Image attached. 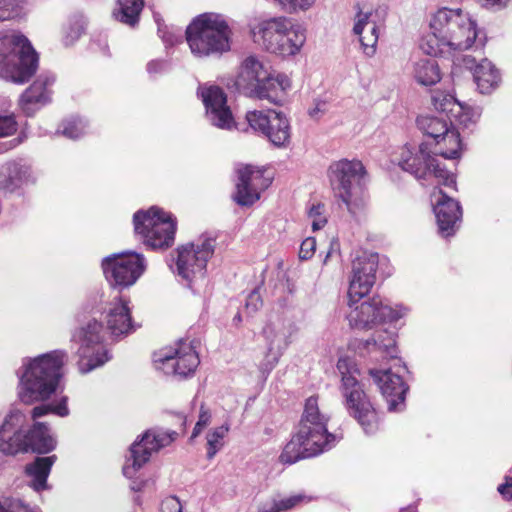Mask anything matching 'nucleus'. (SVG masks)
Wrapping results in <instances>:
<instances>
[{
    "label": "nucleus",
    "instance_id": "nucleus-1",
    "mask_svg": "<svg viewBox=\"0 0 512 512\" xmlns=\"http://www.w3.org/2000/svg\"><path fill=\"white\" fill-rule=\"evenodd\" d=\"M329 421L330 415L319 407V396L307 398L296 431L284 446L279 461L283 464H294L333 448L340 437L328 432Z\"/></svg>",
    "mask_w": 512,
    "mask_h": 512
},
{
    "label": "nucleus",
    "instance_id": "nucleus-2",
    "mask_svg": "<svg viewBox=\"0 0 512 512\" xmlns=\"http://www.w3.org/2000/svg\"><path fill=\"white\" fill-rule=\"evenodd\" d=\"M436 154L432 155L427 144H421L417 148L403 146L400 151L398 164L400 168L418 180H427L434 177L438 184L456 188V177L437 159V155L445 159H457L461 155L462 140L459 130L450 126L435 144Z\"/></svg>",
    "mask_w": 512,
    "mask_h": 512
},
{
    "label": "nucleus",
    "instance_id": "nucleus-3",
    "mask_svg": "<svg viewBox=\"0 0 512 512\" xmlns=\"http://www.w3.org/2000/svg\"><path fill=\"white\" fill-rule=\"evenodd\" d=\"M68 360L64 350H54L29 360L20 378L19 397L25 404L48 399L59 385Z\"/></svg>",
    "mask_w": 512,
    "mask_h": 512
},
{
    "label": "nucleus",
    "instance_id": "nucleus-4",
    "mask_svg": "<svg viewBox=\"0 0 512 512\" xmlns=\"http://www.w3.org/2000/svg\"><path fill=\"white\" fill-rule=\"evenodd\" d=\"M337 369L341 374L340 392L343 404L349 416L357 421L366 434L377 433L381 426L380 414L357 378L360 372L355 362L348 357L340 358Z\"/></svg>",
    "mask_w": 512,
    "mask_h": 512
},
{
    "label": "nucleus",
    "instance_id": "nucleus-5",
    "mask_svg": "<svg viewBox=\"0 0 512 512\" xmlns=\"http://www.w3.org/2000/svg\"><path fill=\"white\" fill-rule=\"evenodd\" d=\"M38 68V54L26 36L0 32V77L16 84L28 82Z\"/></svg>",
    "mask_w": 512,
    "mask_h": 512
},
{
    "label": "nucleus",
    "instance_id": "nucleus-6",
    "mask_svg": "<svg viewBox=\"0 0 512 512\" xmlns=\"http://www.w3.org/2000/svg\"><path fill=\"white\" fill-rule=\"evenodd\" d=\"M367 171L358 159H341L330 164L327 176L335 197L339 198L348 211L356 216L368 205L369 195L362 181Z\"/></svg>",
    "mask_w": 512,
    "mask_h": 512
},
{
    "label": "nucleus",
    "instance_id": "nucleus-7",
    "mask_svg": "<svg viewBox=\"0 0 512 512\" xmlns=\"http://www.w3.org/2000/svg\"><path fill=\"white\" fill-rule=\"evenodd\" d=\"M231 29L222 15L204 13L186 29V39L193 54L209 56L230 49Z\"/></svg>",
    "mask_w": 512,
    "mask_h": 512
},
{
    "label": "nucleus",
    "instance_id": "nucleus-8",
    "mask_svg": "<svg viewBox=\"0 0 512 512\" xmlns=\"http://www.w3.org/2000/svg\"><path fill=\"white\" fill-rule=\"evenodd\" d=\"M136 237L147 249L167 250L173 246L177 231V218L162 208L153 206L133 215Z\"/></svg>",
    "mask_w": 512,
    "mask_h": 512
},
{
    "label": "nucleus",
    "instance_id": "nucleus-9",
    "mask_svg": "<svg viewBox=\"0 0 512 512\" xmlns=\"http://www.w3.org/2000/svg\"><path fill=\"white\" fill-rule=\"evenodd\" d=\"M253 34L256 42L261 43L265 50L281 56L297 54L306 40L304 31L285 17L260 22Z\"/></svg>",
    "mask_w": 512,
    "mask_h": 512
},
{
    "label": "nucleus",
    "instance_id": "nucleus-10",
    "mask_svg": "<svg viewBox=\"0 0 512 512\" xmlns=\"http://www.w3.org/2000/svg\"><path fill=\"white\" fill-rule=\"evenodd\" d=\"M106 334V329L96 319L89 320L73 332L71 340L80 345L77 353L81 373H88L110 359L109 351L102 346Z\"/></svg>",
    "mask_w": 512,
    "mask_h": 512
},
{
    "label": "nucleus",
    "instance_id": "nucleus-11",
    "mask_svg": "<svg viewBox=\"0 0 512 512\" xmlns=\"http://www.w3.org/2000/svg\"><path fill=\"white\" fill-rule=\"evenodd\" d=\"M431 27L444 33L447 47L453 50L469 49L477 37L476 23L460 11L438 10L431 20Z\"/></svg>",
    "mask_w": 512,
    "mask_h": 512
},
{
    "label": "nucleus",
    "instance_id": "nucleus-12",
    "mask_svg": "<svg viewBox=\"0 0 512 512\" xmlns=\"http://www.w3.org/2000/svg\"><path fill=\"white\" fill-rule=\"evenodd\" d=\"M215 244V238L203 234L194 242L177 247L175 254L178 275L188 282L197 276H203L207 263L214 254Z\"/></svg>",
    "mask_w": 512,
    "mask_h": 512
},
{
    "label": "nucleus",
    "instance_id": "nucleus-13",
    "mask_svg": "<svg viewBox=\"0 0 512 512\" xmlns=\"http://www.w3.org/2000/svg\"><path fill=\"white\" fill-rule=\"evenodd\" d=\"M153 362L165 374L186 378L194 374L200 359L192 342L179 340L174 346L154 353Z\"/></svg>",
    "mask_w": 512,
    "mask_h": 512
},
{
    "label": "nucleus",
    "instance_id": "nucleus-14",
    "mask_svg": "<svg viewBox=\"0 0 512 512\" xmlns=\"http://www.w3.org/2000/svg\"><path fill=\"white\" fill-rule=\"evenodd\" d=\"M147 267L145 257L130 251L107 257L102 268L107 281L113 287H128L134 284Z\"/></svg>",
    "mask_w": 512,
    "mask_h": 512
},
{
    "label": "nucleus",
    "instance_id": "nucleus-15",
    "mask_svg": "<svg viewBox=\"0 0 512 512\" xmlns=\"http://www.w3.org/2000/svg\"><path fill=\"white\" fill-rule=\"evenodd\" d=\"M246 120L251 129L266 136L276 147H285L290 143V124L282 112L273 109L249 111Z\"/></svg>",
    "mask_w": 512,
    "mask_h": 512
},
{
    "label": "nucleus",
    "instance_id": "nucleus-16",
    "mask_svg": "<svg viewBox=\"0 0 512 512\" xmlns=\"http://www.w3.org/2000/svg\"><path fill=\"white\" fill-rule=\"evenodd\" d=\"M379 263V254L370 251H361L352 261V277L348 289L350 307L369 294L376 282Z\"/></svg>",
    "mask_w": 512,
    "mask_h": 512
},
{
    "label": "nucleus",
    "instance_id": "nucleus-17",
    "mask_svg": "<svg viewBox=\"0 0 512 512\" xmlns=\"http://www.w3.org/2000/svg\"><path fill=\"white\" fill-rule=\"evenodd\" d=\"M431 203L436 216L438 233L444 238L454 236L462 223L463 210L460 203L438 187H435L431 193Z\"/></svg>",
    "mask_w": 512,
    "mask_h": 512
},
{
    "label": "nucleus",
    "instance_id": "nucleus-18",
    "mask_svg": "<svg viewBox=\"0 0 512 512\" xmlns=\"http://www.w3.org/2000/svg\"><path fill=\"white\" fill-rule=\"evenodd\" d=\"M266 169L246 165L238 170V182L234 201L240 206H251L260 198V193L267 189L272 177L265 175Z\"/></svg>",
    "mask_w": 512,
    "mask_h": 512
},
{
    "label": "nucleus",
    "instance_id": "nucleus-19",
    "mask_svg": "<svg viewBox=\"0 0 512 512\" xmlns=\"http://www.w3.org/2000/svg\"><path fill=\"white\" fill-rule=\"evenodd\" d=\"M401 317L400 313L388 304H385L378 296L369 301L355 306L348 314V320L352 327L365 329L374 325L393 322Z\"/></svg>",
    "mask_w": 512,
    "mask_h": 512
},
{
    "label": "nucleus",
    "instance_id": "nucleus-20",
    "mask_svg": "<svg viewBox=\"0 0 512 512\" xmlns=\"http://www.w3.org/2000/svg\"><path fill=\"white\" fill-rule=\"evenodd\" d=\"M368 374L379 387L387 402L388 410L390 412L401 411L405 407V398L409 387L399 373L393 372L391 369L370 368Z\"/></svg>",
    "mask_w": 512,
    "mask_h": 512
},
{
    "label": "nucleus",
    "instance_id": "nucleus-21",
    "mask_svg": "<svg viewBox=\"0 0 512 512\" xmlns=\"http://www.w3.org/2000/svg\"><path fill=\"white\" fill-rule=\"evenodd\" d=\"M178 436L179 433L176 431H163L158 428L147 430L130 448L133 468L140 469L149 461L153 453L169 446Z\"/></svg>",
    "mask_w": 512,
    "mask_h": 512
},
{
    "label": "nucleus",
    "instance_id": "nucleus-22",
    "mask_svg": "<svg viewBox=\"0 0 512 512\" xmlns=\"http://www.w3.org/2000/svg\"><path fill=\"white\" fill-rule=\"evenodd\" d=\"M207 115L213 125L221 129H232L235 121L227 105V96L222 88L210 86L202 91Z\"/></svg>",
    "mask_w": 512,
    "mask_h": 512
},
{
    "label": "nucleus",
    "instance_id": "nucleus-23",
    "mask_svg": "<svg viewBox=\"0 0 512 512\" xmlns=\"http://www.w3.org/2000/svg\"><path fill=\"white\" fill-rule=\"evenodd\" d=\"M104 319L106 321L105 329L111 336H126L135 331L128 298L120 295L115 297L108 304V308L104 312Z\"/></svg>",
    "mask_w": 512,
    "mask_h": 512
},
{
    "label": "nucleus",
    "instance_id": "nucleus-24",
    "mask_svg": "<svg viewBox=\"0 0 512 512\" xmlns=\"http://www.w3.org/2000/svg\"><path fill=\"white\" fill-rule=\"evenodd\" d=\"M54 81V76L41 74L22 93L19 105L27 117L33 116L39 109L51 101V87Z\"/></svg>",
    "mask_w": 512,
    "mask_h": 512
},
{
    "label": "nucleus",
    "instance_id": "nucleus-25",
    "mask_svg": "<svg viewBox=\"0 0 512 512\" xmlns=\"http://www.w3.org/2000/svg\"><path fill=\"white\" fill-rule=\"evenodd\" d=\"M268 69L255 56L246 57L236 76L235 85L244 93L252 95L265 79L268 78Z\"/></svg>",
    "mask_w": 512,
    "mask_h": 512
},
{
    "label": "nucleus",
    "instance_id": "nucleus-26",
    "mask_svg": "<svg viewBox=\"0 0 512 512\" xmlns=\"http://www.w3.org/2000/svg\"><path fill=\"white\" fill-rule=\"evenodd\" d=\"M290 87L291 81L286 75L279 74L273 77L269 72L268 78L260 83V86L251 96L266 99L275 105H281Z\"/></svg>",
    "mask_w": 512,
    "mask_h": 512
},
{
    "label": "nucleus",
    "instance_id": "nucleus-27",
    "mask_svg": "<svg viewBox=\"0 0 512 512\" xmlns=\"http://www.w3.org/2000/svg\"><path fill=\"white\" fill-rule=\"evenodd\" d=\"M353 31L359 36L364 52L373 55L379 39V27L370 19V14L359 12Z\"/></svg>",
    "mask_w": 512,
    "mask_h": 512
},
{
    "label": "nucleus",
    "instance_id": "nucleus-28",
    "mask_svg": "<svg viewBox=\"0 0 512 512\" xmlns=\"http://www.w3.org/2000/svg\"><path fill=\"white\" fill-rule=\"evenodd\" d=\"M474 81L482 94L491 93L500 82V73L487 59L482 60L474 68Z\"/></svg>",
    "mask_w": 512,
    "mask_h": 512
},
{
    "label": "nucleus",
    "instance_id": "nucleus-29",
    "mask_svg": "<svg viewBox=\"0 0 512 512\" xmlns=\"http://www.w3.org/2000/svg\"><path fill=\"white\" fill-rule=\"evenodd\" d=\"M30 450L40 454L52 451L56 446L55 439L50 435L48 427L42 422H35L26 433Z\"/></svg>",
    "mask_w": 512,
    "mask_h": 512
},
{
    "label": "nucleus",
    "instance_id": "nucleus-30",
    "mask_svg": "<svg viewBox=\"0 0 512 512\" xmlns=\"http://www.w3.org/2000/svg\"><path fill=\"white\" fill-rule=\"evenodd\" d=\"M55 461V455L37 457L32 463L26 465L25 472L33 478V486L37 491L45 489L47 478Z\"/></svg>",
    "mask_w": 512,
    "mask_h": 512
},
{
    "label": "nucleus",
    "instance_id": "nucleus-31",
    "mask_svg": "<svg viewBox=\"0 0 512 512\" xmlns=\"http://www.w3.org/2000/svg\"><path fill=\"white\" fill-rule=\"evenodd\" d=\"M8 423L5 422L0 429V451L6 455H15L19 452L30 450L27 434L16 431L11 436H7Z\"/></svg>",
    "mask_w": 512,
    "mask_h": 512
},
{
    "label": "nucleus",
    "instance_id": "nucleus-32",
    "mask_svg": "<svg viewBox=\"0 0 512 512\" xmlns=\"http://www.w3.org/2000/svg\"><path fill=\"white\" fill-rule=\"evenodd\" d=\"M417 125L426 136L433 139L435 145L437 139H440L447 132L453 122L450 120L448 122L442 117L425 115L417 118Z\"/></svg>",
    "mask_w": 512,
    "mask_h": 512
},
{
    "label": "nucleus",
    "instance_id": "nucleus-33",
    "mask_svg": "<svg viewBox=\"0 0 512 512\" xmlns=\"http://www.w3.org/2000/svg\"><path fill=\"white\" fill-rule=\"evenodd\" d=\"M143 8L144 0H118L116 19L130 27H135Z\"/></svg>",
    "mask_w": 512,
    "mask_h": 512
},
{
    "label": "nucleus",
    "instance_id": "nucleus-34",
    "mask_svg": "<svg viewBox=\"0 0 512 512\" xmlns=\"http://www.w3.org/2000/svg\"><path fill=\"white\" fill-rule=\"evenodd\" d=\"M414 77L422 85H434L440 81V70L433 59H421L415 64Z\"/></svg>",
    "mask_w": 512,
    "mask_h": 512
},
{
    "label": "nucleus",
    "instance_id": "nucleus-35",
    "mask_svg": "<svg viewBox=\"0 0 512 512\" xmlns=\"http://www.w3.org/2000/svg\"><path fill=\"white\" fill-rule=\"evenodd\" d=\"M366 348L371 352H378L383 358H393L396 354V342L387 331L378 332L372 339L366 341Z\"/></svg>",
    "mask_w": 512,
    "mask_h": 512
},
{
    "label": "nucleus",
    "instance_id": "nucleus-36",
    "mask_svg": "<svg viewBox=\"0 0 512 512\" xmlns=\"http://www.w3.org/2000/svg\"><path fill=\"white\" fill-rule=\"evenodd\" d=\"M431 98L434 108L441 113H445L449 119L453 113L461 111V103L449 93L436 90L433 91Z\"/></svg>",
    "mask_w": 512,
    "mask_h": 512
},
{
    "label": "nucleus",
    "instance_id": "nucleus-37",
    "mask_svg": "<svg viewBox=\"0 0 512 512\" xmlns=\"http://www.w3.org/2000/svg\"><path fill=\"white\" fill-rule=\"evenodd\" d=\"M430 32L424 35L420 42L421 50L430 56H438L446 47V41L443 39L444 33L435 30L430 26Z\"/></svg>",
    "mask_w": 512,
    "mask_h": 512
},
{
    "label": "nucleus",
    "instance_id": "nucleus-38",
    "mask_svg": "<svg viewBox=\"0 0 512 512\" xmlns=\"http://www.w3.org/2000/svg\"><path fill=\"white\" fill-rule=\"evenodd\" d=\"M85 31V20L82 15L71 16L63 26V43L65 46L72 45Z\"/></svg>",
    "mask_w": 512,
    "mask_h": 512
},
{
    "label": "nucleus",
    "instance_id": "nucleus-39",
    "mask_svg": "<svg viewBox=\"0 0 512 512\" xmlns=\"http://www.w3.org/2000/svg\"><path fill=\"white\" fill-rule=\"evenodd\" d=\"M30 177V170L26 166L13 164L8 168V175L4 182V188L13 192L17 188L25 184Z\"/></svg>",
    "mask_w": 512,
    "mask_h": 512
},
{
    "label": "nucleus",
    "instance_id": "nucleus-40",
    "mask_svg": "<svg viewBox=\"0 0 512 512\" xmlns=\"http://www.w3.org/2000/svg\"><path fill=\"white\" fill-rule=\"evenodd\" d=\"M312 501V497L300 493L284 497L281 499H273L272 506L276 512H290L293 509L302 507Z\"/></svg>",
    "mask_w": 512,
    "mask_h": 512
},
{
    "label": "nucleus",
    "instance_id": "nucleus-41",
    "mask_svg": "<svg viewBox=\"0 0 512 512\" xmlns=\"http://www.w3.org/2000/svg\"><path fill=\"white\" fill-rule=\"evenodd\" d=\"M478 119L479 114L474 109L461 104V111L453 113L449 120L465 130L475 126Z\"/></svg>",
    "mask_w": 512,
    "mask_h": 512
},
{
    "label": "nucleus",
    "instance_id": "nucleus-42",
    "mask_svg": "<svg viewBox=\"0 0 512 512\" xmlns=\"http://www.w3.org/2000/svg\"><path fill=\"white\" fill-rule=\"evenodd\" d=\"M228 432V427L220 426L211 430L207 434V456L213 458L215 454L223 447L224 438Z\"/></svg>",
    "mask_w": 512,
    "mask_h": 512
},
{
    "label": "nucleus",
    "instance_id": "nucleus-43",
    "mask_svg": "<svg viewBox=\"0 0 512 512\" xmlns=\"http://www.w3.org/2000/svg\"><path fill=\"white\" fill-rule=\"evenodd\" d=\"M21 0H0V21H7L19 16Z\"/></svg>",
    "mask_w": 512,
    "mask_h": 512
},
{
    "label": "nucleus",
    "instance_id": "nucleus-44",
    "mask_svg": "<svg viewBox=\"0 0 512 512\" xmlns=\"http://www.w3.org/2000/svg\"><path fill=\"white\" fill-rule=\"evenodd\" d=\"M325 206L322 203L312 204L308 210V217L312 221L313 231L322 229L326 223L327 218L324 215Z\"/></svg>",
    "mask_w": 512,
    "mask_h": 512
},
{
    "label": "nucleus",
    "instance_id": "nucleus-45",
    "mask_svg": "<svg viewBox=\"0 0 512 512\" xmlns=\"http://www.w3.org/2000/svg\"><path fill=\"white\" fill-rule=\"evenodd\" d=\"M84 131V126L81 120L78 119H69L65 120L61 124V132L64 136L77 139L79 138Z\"/></svg>",
    "mask_w": 512,
    "mask_h": 512
},
{
    "label": "nucleus",
    "instance_id": "nucleus-46",
    "mask_svg": "<svg viewBox=\"0 0 512 512\" xmlns=\"http://www.w3.org/2000/svg\"><path fill=\"white\" fill-rule=\"evenodd\" d=\"M0 512H35L19 499L0 498Z\"/></svg>",
    "mask_w": 512,
    "mask_h": 512
},
{
    "label": "nucleus",
    "instance_id": "nucleus-47",
    "mask_svg": "<svg viewBox=\"0 0 512 512\" xmlns=\"http://www.w3.org/2000/svg\"><path fill=\"white\" fill-rule=\"evenodd\" d=\"M18 123L13 115H0V138L16 133Z\"/></svg>",
    "mask_w": 512,
    "mask_h": 512
},
{
    "label": "nucleus",
    "instance_id": "nucleus-48",
    "mask_svg": "<svg viewBox=\"0 0 512 512\" xmlns=\"http://www.w3.org/2000/svg\"><path fill=\"white\" fill-rule=\"evenodd\" d=\"M279 4L289 12H295L298 9H308L315 0H276Z\"/></svg>",
    "mask_w": 512,
    "mask_h": 512
},
{
    "label": "nucleus",
    "instance_id": "nucleus-49",
    "mask_svg": "<svg viewBox=\"0 0 512 512\" xmlns=\"http://www.w3.org/2000/svg\"><path fill=\"white\" fill-rule=\"evenodd\" d=\"M210 421H211V414L208 410L204 409V406L202 405L201 409H200L198 421L196 422L195 427L192 432V435H191V440L196 438L202 432V430L206 426L209 425Z\"/></svg>",
    "mask_w": 512,
    "mask_h": 512
},
{
    "label": "nucleus",
    "instance_id": "nucleus-50",
    "mask_svg": "<svg viewBox=\"0 0 512 512\" xmlns=\"http://www.w3.org/2000/svg\"><path fill=\"white\" fill-rule=\"evenodd\" d=\"M316 251V240L313 237L306 238L300 245L299 257L302 260L312 258Z\"/></svg>",
    "mask_w": 512,
    "mask_h": 512
},
{
    "label": "nucleus",
    "instance_id": "nucleus-51",
    "mask_svg": "<svg viewBox=\"0 0 512 512\" xmlns=\"http://www.w3.org/2000/svg\"><path fill=\"white\" fill-rule=\"evenodd\" d=\"M161 512H182V505L175 496L165 498L161 503Z\"/></svg>",
    "mask_w": 512,
    "mask_h": 512
},
{
    "label": "nucleus",
    "instance_id": "nucleus-52",
    "mask_svg": "<svg viewBox=\"0 0 512 512\" xmlns=\"http://www.w3.org/2000/svg\"><path fill=\"white\" fill-rule=\"evenodd\" d=\"M497 491L504 500L512 501V477H505V482L498 486Z\"/></svg>",
    "mask_w": 512,
    "mask_h": 512
},
{
    "label": "nucleus",
    "instance_id": "nucleus-53",
    "mask_svg": "<svg viewBox=\"0 0 512 512\" xmlns=\"http://www.w3.org/2000/svg\"><path fill=\"white\" fill-rule=\"evenodd\" d=\"M52 413L60 417H65L69 414L66 397L62 398L57 404L52 405Z\"/></svg>",
    "mask_w": 512,
    "mask_h": 512
},
{
    "label": "nucleus",
    "instance_id": "nucleus-54",
    "mask_svg": "<svg viewBox=\"0 0 512 512\" xmlns=\"http://www.w3.org/2000/svg\"><path fill=\"white\" fill-rule=\"evenodd\" d=\"M52 413V404L39 405L32 409L31 417L33 420Z\"/></svg>",
    "mask_w": 512,
    "mask_h": 512
},
{
    "label": "nucleus",
    "instance_id": "nucleus-55",
    "mask_svg": "<svg viewBox=\"0 0 512 512\" xmlns=\"http://www.w3.org/2000/svg\"><path fill=\"white\" fill-rule=\"evenodd\" d=\"M326 107V102L319 101L316 103L315 107L309 111V115L313 118H318L321 114L324 113Z\"/></svg>",
    "mask_w": 512,
    "mask_h": 512
},
{
    "label": "nucleus",
    "instance_id": "nucleus-56",
    "mask_svg": "<svg viewBox=\"0 0 512 512\" xmlns=\"http://www.w3.org/2000/svg\"><path fill=\"white\" fill-rule=\"evenodd\" d=\"M483 7L489 8L493 6L503 7L507 4L508 0H480Z\"/></svg>",
    "mask_w": 512,
    "mask_h": 512
},
{
    "label": "nucleus",
    "instance_id": "nucleus-57",
    "mask_svg": "<svg viewBox=\"0 0 512 512\" xmlns=\"http://www.w3.org/2000/svg\"><path fill=\"white\" fill-rule=\"evenodd\" d=\"M181 423V433L184 434L186 432V417L180 416Z\"/></svg>",
    "mask_w": 512,
    "mask_h": 512
},
{
    "label": "nucleus",
    "instance_id": "nucleus-58",
    "mask_svg": "<svg viewBox=\"0 0 512 512\" xmlns=\"http://www.w3.org/2000/svg\"><path fill=\"white\" fill-rule=\"evenodd\" d=\"M258 512H276V511L273 508V506L271 505L270 508H263V509H260Z\"/></svg>",
    "mask_w": 512,
    "mask_h": 512
},
{
    "label": "nucleus",
    "instance_id": "nucleus-59",
    "mask_svg": "<svg viewBox=\"0 0 512 512\" xmlns=\"http://www.w3.org/2000/svg\"><path fill=\"white\" fill-rule=\"evenodd\" d=\"M464 61H465V65L468 68L472 69V66H470V63H474V59H471V60L470 59H465Z\"/></svg>",
    "mask_w": 512,
    "mask_h": 512
},
{
    "label": "nucleus",
    "instance_id": "nucleus-60",
    "mask_svg": "<svg viewBox=\"0 0 512 512\" xmlns=\"http://www.w3.org/2000/svg\"><path fill=\"white\" fill-rule=\"evenodd\" d=\"M329 256H330V252H328V254L326 255V258H325V260H324V263H326V262H327V259L329 258Z\"/></svg>",
    "mask_w": 512,
    "mask_h": 512
},
{
    "label": "nucleus",
    "instance_id": "nucleus-61",
    "mask_svg": "<svg viewBox=\"0 0 512 512\" xmlns=\"http://www.w3.org/2000/svg\"><path fill=\"white\" fill-rule=\"evenodd\" d=\"M128 469H129V468H124V473H125V474H128Z\"/></svg>",
    "mask_w": 512,
    "mask_h": 512
},
{
    "label": "nucleus",
    "instance_id": "nucleus-62",
    "mask_svg": "<svg viewBox=\"0 0 512 512\" xmlns=\"http://www.w3.org/2000/svg\"><path fill=\"white\" fill-rule=\"evenodd\" d=\"M512 512V511H511Z\"/></svg>",
    "mask_w": 512,
    "mask_h": 512
}]
</instances>
